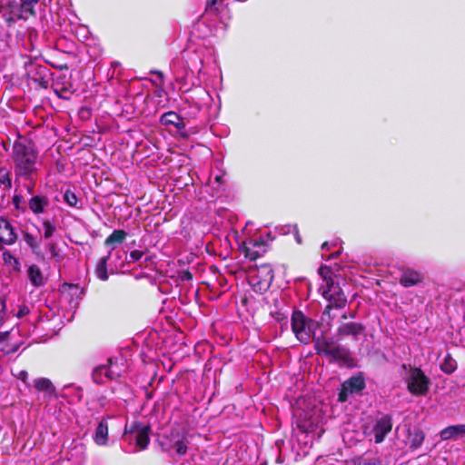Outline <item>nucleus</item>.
Returning <instances> with one entry per match:
<instances>
[{"mask_svg":"<svg viewBox=\"0 0 465 465\" xmlns=\"http://www.w3.org/2000/svg\"><path fill=\"white\" fill-rule=\"evenodd\" d=\"M15 175L31 183L28 192L33 193L38 171L42 165L38 151L30 141H15L12 147Z\"/></svg>","mask_w":465,"mask_h":465,"instance_id":"nucleus-1","label":"nucleus"},{"mask_svg":"<svg viewBox=\"0 0 465 465\" xmlns=\"http://www.w3.org/2000/svg\"><path fill=\"white\" fill-rule=\"evenodd\" d=\"M292 331L295 338L302 344H309L316 330L320 327L319 322L306 316L302 311H293L291 317Z\"/></svg>","mask_w":465,"mask_h":465,"instance_id":"nucleus-2","label":"nucleus"},{"mask_svg":"<svg viewBox=\"0 0 465 465\" xmlns=\"http://www.w3.org/2000/svg\"><path fill=\"white\" fill-rule=\"evenodd\" d=\"M150 425L140 421H133L130 425L126 424L123 440L131 445L134 444V449L129 451L145 450L150 442Z\"/></svg>","mask_w":465,"mask_h":465,"instance_id":"nucleus-3","label":"nucleus"},{"mask_svg":"<svg viewBox=\"0 0 465 465\" xmlns=\"http://www.w3.org/2000/svg\"><path fill=\"white\" fill-rule=\"evenodd\" d=\"M159 443L163 451L168 453L174 451L177 455L183 456L187 452L189 440L185 431L172 429L161 436Z\"/></svg>","mask_w":465,"mask_h":465,"instance_id":"nucleus-4","label":"nucleus"},{"mask_svg":"<svg viewBox=\"0 0 465 465\" xmlns=\"http://www.w3.org/2000/svg\"><path fill=\"white\" fill-rule=\"evenodd\" d=\"M183 58L185 61L186 67L183 71L174 70V77L177 83L183 85L186 83V78L189 72H197L198 74L202 72L203 67V50H184Z\"/></svg>","mask_w":465,"mask_h":465,"instance_id":"nucleus-5","label":"nucleus"},{"mask_svg":"<svg viewBox=\"0 0 465 465\" xmlns=\"http://www.w3.org/2000/svg\"><path fill=\"white\" fill-rule=\"evenodd\" d=\"M323 297L329 302L323 314H329L332 308L341 309L347 303V298L342 289L339 283H335L331 279L327 281V288L323 292Z\"/></svg>","mask_w":465,"mask_h":465,"instance_id":"nucleus-6","label":"nucleus"},{"mask_svg":"<svg viewBox=\"0 0 465 465\" xmlns=\"http://www.w3.org/2000/svg\"><path fill=\"white\" fill-rule=\"evenodd\" d=\"M25 74L31 81L42 88H47L51 72L44 64H38L36 60L29 59L25 63Z\"/></svg>","mask_w":465,"mask_h":465,"instance_id":"nucleus-7","label":"nucleus"},{"mask_svg":"<svg viewBox=\"0 0 465 465\" xmlns=\"http://www.w3.org/2000/svg\"><path fill=\"white\" fill-rule=\"evenodd\" d=\"M408 391L415 396L425 395L430 387V379L419 368H411L407 378Z\"/></svg>","mask_w":465,"mask_h":465,"instance_id":"nucleus-8","label":"nucleus"},{"mask_svg":"<svg viewBox=\"0 0 465 465\" xmlns=\"http://www.w3.org/2000/svg\"><path fill=\"white\" fill-rule=\"evenodd\" d=\"M208 100L209 94L206 90L203 88L195 89L191 95L185 98L184 104L186 107L183 110H186V114L189 117L195 118Z\"/></svg>","mask_w":465,"mask_h":465,"instance_id":"nucleus-9","label":"nucleus"},{"mask_svg":"<svg viewBox=\"0 0 465 465\" xmlns=\"http://www.w3.org/2000/svg\"><path fill=\"white\" fill-rule=\"evenodd\" d=\"M3 18L8 26H12L18 20H26L29 15L16 1H9L2 6Z\"/></svg>","mask_w":465,"mask_h":465,"instance_id":"nucleus-10","label":"nucleus"},{"mask_svg":"<svg viewBox=\"0 0 465 465\" xmlns=\"http://www.w3.org/2000/svg\"><path fill=\"white\" fill-rule=\"evenodd\" d=\"M92 377L95 383L103 384L107 381L118 379L120 371H114V361L109 359L107 365H99L94 369Z\"/></svg>","mask_w":465,"mask_h":465,"instance_id":"nucleus-11","label":"nucleus"},{"mask_svg":"<svg viewBox=\"0 0 465 465\" xmlns=\"http://www.w3.org/2000/svg\"><path fill=\"white\" fill-rule=\"evenodd\" d=\"M59 292L63 299L68 302L72 307H76L79 304V301L83 298L84 289L79 284L74 283H63Z\"/></svg>","mask_w":465,"mask_h":465,"instance_id":"nucleus-12","label":"nucleus"},{"mask_svg":"<svg viewBox=\"0 0 465 465\" xmlns=\"http://www.w3.org/2000/svg\"><path fill=\"white\" fill-rule=\"evenodd\" d=\"M392 429V418L389 414H384L375 420L371 429V433L374 436V441L381 443L384 440L386 435Z\"/></svg>","mask_w":465,"mask_h":465,"instance_id":"nucleus-13","label":"nucleus"},{"mask_svg":"<svg viewBox=\"0 0 465 465\" xmlns=\"http://www.w3.org/2000/svg\"><path fill=\"white\" fill-rule=\"evenodd\" d=\"M364 388V379L361 376H353L342 384V389L339 393V401L343 402L347 401L349 394L359 393Z\"/></svg>","mask_w":465,"mask_h":465,"instance_id":"nucleus-14","label":"nucleus"},{"mask_svg":"<svg viewBox=\"0 0 465 465\" xmlns=\"http://www.w3.org/2000/svg\"><path fill=\"white\" fill-rule=\"evenodd\" d=\"M70 465H83L85 461V447L83 443L73 441L64 453Z\"/></svg>","mask_w":465,"mask_h":465,"instance_id":"nucleus-15","label":"nucleus"},{"mask_svg":"<svg viewBox=\"0 0 465 465\" xmlns=\"http://www.w3.org/2000/svg\"><path fill=\"white\" fill-rule=\"evenodd\" d=\"M16 240V234L9 222L0 217V243L6 245L13 244Z\"/></svg>","mask_w":465,"mask_h":465,"instance_id":"nucleus-16","label":"nucleus"},{"mask_svg":"<svg viewBox=\"0 0 465 465\" xmlns=\"http://www.w3.org/2000/svg\"><path fill=\"white\" fill-rule=\"evenodd\" d=\"M364 330L361 323L359 322H346L341 324L337 329V335L339 339L345 336H352L357 338Z\"/></svg>","mask_w":465,"mask_h":465,"instance_id":"nucleus-17","label":"nucleus"},{"mask_svg":"<svg viewBox=\"0 0 465 465\" xmlns=\"http://www.w3.org/2000/svg\"><path fill=\"white\" fill-rule=\"evenodd\" d=\"M160 123L163 125L174 126L178 131H182L185 129V124L182 117L176 114L175 112L169 111L163 114L160 118Z\"/></svg>","mask_w":465,"mask_h":465,"instance_id":"nucleus-18","label":"nucleus"},{"mask_svg":"<svg viewBox=\"0 0 465 465\" xmlns=\"http://www.w3.org/2000/svg\"><path fill=\"white\" fill-rule=\"evenodd\" d=\"M422 279L423 278L419 272L411 270V269H406L402 272V273L400 277L399 282L403 287L408 288V287L417 285L418 283H420L422 281Z\"/></svg>","mask_w":465,"mask_h":465,"instance_id":"nucleus-19","label":"nucleus"},{"mask_svg":"<svg viewBox=\"0 0 465 465\" xmlns=\"http://www.w3.org/2000/svg\"><path fill=\"white\" fill-rule=\"evenodd\" d=\"M331 361H339L348 363L351 361V353L348 349L343 346L332 347L327 357Z\"/></svg>","mask_w":465,"mask_h":465,"instance_id":"nucleus-20","label":"nucleus"},{"mask_svg":"<svg viewBox=\"0 0 465 465\" xmlns=\"http://www.w3.org/2000/svg\"><path fill=\"white\" fill-rule=\"evenodd\" d=\"M27 276L31 283L35 287L44 286L46 282V278L44 276L39 266L35 264L29 266Z\"/></svg>","mask_w":465,"mask_h":465,"instance_id":"nucleus-21","label":"nucleus"},{"mask_svg":"<svg viewBox=\"0 0 465 465\" xmlns=\"http://www.w3.org/2000/svg\"><path fill=\"white\" fill-rule=\"evenodd\" d=\"M442 440L458 438L459 436L465 435V424L450 425L443 429L440 433Z\"/></svg>","mask_w":465,"mask_h":465,"instance_id":"nucleus-22","label":"nucleus"},{"mask_svg":"<svg viewBox=\"0 0 465 465\" xmlns=\"http://www.w3.org/2000/svg\"><path fill=\"white\" fill-rule=\"evenodd\" d=\"M49 205V200L46 196H33L28 203L29 209L35 214L43 213Z\"/></svg>","mask_w":465,"mask_h":465,"instance_id":"nucleus-23","label":"nucleus"},{"mask_svg":"<svg viewBox=\"0 0 465 465\" xmlns=\"http://www.w3.org/2000/svg\"><path fill=\"white\" fill-rule=\"evenodd\" d=\"M127 233L124 230H114L104 241V244L110 248L111 252L117 244L124 242Z\"/></svg>","mask_w":465,"mask_h":465,"instance_id":"nucleus-24","label":"nucleus"},{"mask_svg":"<svg viewBox=\"0 0 465 465\" xmlns=\"http://www.w3.org/2000/svg\"><path fill=\"white\" fill-rule=\"evenodd\" d=\"M409 433V445L410 449L417 450L419 449L424 441L425 435L424 432L420 429H414L412 431L409 427L407 429Z\"/></svg>","mask_w":465,"mask_h":465,"instance_id":"nucleus-25","label":"nucleus"},{"mask_svg":"<svg viewBox=\"0 0 465 465\" xmlns=\"http://www.w3.org/2000/svg\"><path fill=\"white\" fill-rule=\"evenodd\" d=\"M312 341L314 342V350L316 353L327 358L329 351L332 347H330L329 343H327L325 335L323 333L320 336L315 335L312 337Z\"/></svg>","mask_w":465,"mask_h":465,"instance_id":"nucleus-26","label":"nucleus"},{"mask_svg":"<svg viewBox=\"0 0 465 465\" xmlns=\"http://www.w3.org/2000/svg\"><path fill=\"white\" fill-rule=\"evenodd\" d=\"M111 256V251H109L108 254L100 258L95 266V275L101 281H107L109 278L107 272V262Z\"/></svg>","mask_w":465,"mask_h":465,"instance_id":"nucleus-27","label":"nucleus"},{"mask_svg":"<svg viewBox=\"0 0 465 465\" xmlns=\"http://www.w3.org/2000/svg\"><path fill=\"white\" fill-rule=\"evenodd\" d=\"M108 438V424L106 420L103 419L96 430H95V435H94V440L99 445H104L107 441Z\"/></svg>","mask_w":465,"mask_h":465,"instance_id":"nucleus-28","label":"nucleus"},{"mask_svg":"<svg viewBox=\"0 0 465 465\" xmlns=\"http://www.w3.org/2000/svg\"><path fill=\"white\" fill-rule=\"evenodd\" d=\"M457 361L451 357L450 353H448L442 363L440 364V370L447 374H451L457 369Z\"/></svg>","mask_w":465,"mask_h":465,"instance_id":"nucleus-29","label":"nucleus"},{"mask_svg":"<svg viewBox=\"0 0 465 465\" xmlns=\"http://www.w3.org/2000/svg\"><path fill=\"white\" fill-rule=\"evenodd\" d=\"M35 388L39 391H46L49 393H53L54 391V388L51 381L47 378L36 379L35 381Z\"/></svg>","mask_w":465,"mask_h":465,"instance_id":"nucleus-30","label":"nucleus"},{"mask_svg":"<svg viewBox=\"0 0 465 465\" xmlns=\"http://www.w3.org/2000/svg\"><path fill=\"white\" fill-rule=\"evenodd\" d=\"M39 2L40 0H19V5L29 16H35L36 15L35 6Z\"/></svg>","mask_w":465,"mask_h":465,"instance_id":"nucleus-31","label":"nucleus"},{"mask_svg":"<svg viewBox=\"0 0 465 465\" xmlns=\"http://www.w3.org/2000/svg\"><path fill=\"white\" fill-rule=\"evenodd\" d=\"M64 201L71 207L81 208V201L74 192L66 190L64 193Z\"/></svg>","mask_w":465,"mask_h":465,"instance_id":"nucleus-32","label":"nucleus"},{"mask_svg":"<svg viewBox=\"0 0 465 465\" xmlns=\"http://www.w3.org/2000/svg\"><path fill=\"white\" fill-rule=\"evenodd\" d=\"M3 185L4 190H9L12 187L10 173L5 167L0 168V186Z\"/></svg>","mask_w":465,"mask_h":465,"instance_id":"nucleus-33","label":"nucleus"},{"mask_svg":"<svg viewBox=\"0 0 465 465\" xmlns=\"http://www.w3.org/2000/svg\"><path fill=\"white\" fill-rule=\"evenodd\" d=\"M43 228H44V237L45 239H49L51 238L55 230H56V227H55V224L53 221H50V220H44L43 221Z\"/></svg>","mask_w":465,"mask_h":465,"instance_id":"nucleus-34","label":"nucleus"},{"mask_svg":"<svg viewBox=\"0 0 465 465\" xmlns=\"http://www.w3.org/2000/svg\"><path fill=\"white\" fill-rule=\"evenodd\" d=\"M25 243L34 251L35 252L36 249L40 247L41 240L37 237L30 234V233H25L24 236Z\"/></svg>","mask_w":465,"mask_h":465,"instance_id":"nucleus-35","label":"nucleus"},{"mask_svg":"<svg viewBox=\"0 0 465 465\" xmlns=\"http://www.w3.org/2000/svg\"><path fill=\"white\" fill-rule=\"evenodd\" d=\"M46 248L49 251L52 258L55 259L58 262L61 260L59 250L55 243H54V242L47 243Z\"/></svg>","mask_w":465,"mask_h":465,"instance_id":"nucleus-36","label":"nucleus"},{"mask_svg":"<svg viewBox=\"0 0 465 465\" xmlns=\"http://www.w3.org/2000/svg\"><path fill=\"white\" fill-rule=\"evenodd\" d=\"M144 252L143 251L134 250L132 251L129 254L128 262H136L142 260Z\"/></svg>","mask_w":465,"mask_h":465,"instance_id":"nucleus-37","label":"nucleus"},{"mask_svg":"<svg viewBox=\"0 0 465 465\" xmlns=\"http://www.w3.org/2000/svg\"><path fill=\"white\" fill-rule=\"evenodd\" d=\"M222 0H207L206 2V11L209 13L215 14L218 11L217 4Z\"/></svg>","mask_w":465,"mask_h":465,"instance_id":"nucleus-38","label":"nucleus"},{"mask_svg":"<svg viewBox=\"0 0 465 465\" xmlns=\"http://www.w3.org/2000/svg\"><path fill=\"white\" fill-rule=\"evenodd\" d=\"M154 256H146L139 264L141 268L153 269Z\"/></svg>","mask_w":465,"mask_h":465,"instance_id":"nucleus-39","label":"nucleus"},{"mask_svg":"<svg viewBox=\"0 0 465 465\" xmlns=\"http://www.w3.org/2000/svg\"><path fill=\"white\" fill-rule=\"evenodd\" d=\"M6 317V305L4 298L0 297V326Z\"/></svg>","mask_w":465,"mask_h":465,"instance_id":"nucleus-40","label":"nucleus"},{"mask_svg":"<svg viewBox=\"0 0 465 465\" xmlns=\"http://www.w3.org/2000/svg\"><path fill=\"white\" fill-rule=\"evenodd\" d=\"M30 313V309L26 304H21L19 305L18 311L16 312L17 318H22L25 315H28Z\"/></svg>","mask_w":465,"mask_h":465,"instance_id":"nucleus-41","label":"nucleus"},{"mask_svg":"<svg viewBox=\"0 0 465 465\" xmlns=\"http://www.w3.org/2000/svg\"><path fill=\"white\" fill-rule=\"evenodd\" d=\"M260 270L265 273V276L268 281H272L273 278V271L270 265H262Z\"/></svg>","mask_w":465,"mask_h":465,"instance_id":"nucleus-42","label":"nucleus"},{"mask_svg":"<svg viewBox=\"0 0 465 465\" xmlns=\"http://www.w3.org/2000/svg\"><path fill=\"white\" fill-rule=\"evenodd\" d=\"M272 316L279 322H284V323H287V316L281 312H271Z\"/></svg>","mask_w":465,"mask_h":465,"instance_id":"nucleus-43","label":"nucleus"},{"mask_svg":"<svg viewBox=\"0 0 465 465\" xmlns=\"http://www.w3.org/2000/svg\"><path fill=\"white\" fill-rule=\"evenodd\" d=\"M180 278L182 281H191L193 279V274L188 270L183 271L180 273Z\"/></svg>","mask_w":465,"mask_h":465,"instance_id":"nucleus-44","label":"nucleus"},{"mask_svg":"<svg viewBox=\"0 0 465 465\" xmlns=\"http://www.w3.org/2000/svg\"><path fill=\"white\" fill-rule=\"evenodd\" d=\"M9 335H10V331H9L0 332V343H2L5 341H6L8 339Z\"/></svg>","mask_w":465,"mask_h":465,"instance_id":"nucleus-45","label":"nucleus"},{"mask_svg":"<svg viewBox=\"0 0 465 465\" xmlns=\"http://www.w3.org/2000/svg\"><path fill=\"white\" fill-rule=\"evenodd\" d=\"M18 378H19L20 380H22L24 382H26V380H27V378H28V373H27V371H20Z\"/></svg>","mask_w":465,"mask_h":465,"instance_id":"nucleus-46","label":"nucleus"},{"mask_svg":"<svg viewBox=\"0 0 465 465\" xmlns=\"http://www.w3.org/2000/svg\"><path fill=\"white\" fill-rule=\"evenodd\" d=\"M246 256L249 257L251 260H255L258 257V254L248 250L246 252Z\"/></svg>","mask_w":465,"mask_h":465,"instance_id":"nucleus-47","label":"nucleus"},{"mask_svg":"<svg viewBox=\"0 0 465 465\" xmlns=\"http://www.w3.org/2000/svg\"><path fill=\"white\" fill-rule=\"evenodd\" d=\"M151 73L156 74L159 77V79L161 80V82H163V74L161 71H151Z\"/></svg>","mask_w":465,"mask_h":465,"instance_id":"nucleus-48","label":"nucleus"},{"mask_svg":"<svg viewBox=\"0 0 465 465\" xmlns=\"http://www.w3.org/2000/svg\"><path fill=\"white\" fill-rule=\"evenodd\" d=\"M28 34H29V39L32 42L33 37H35L36 35V32L34 29H31V30H29Z\"/></svg>","mask_w":465,"mask_h":465,"instance_id":"nucleus-49","label":"nucleus"},{"mask_svg":"<svg viewBox=\"0 0 465 465\" xmlns=\"http://www.w3.org/2000/svg\"><path fill=\"white\" fill-rule=\"evenodd\" d=\"M330 248H331V244L328 242H323L322 245V250L328 251V250H330Z\"/></svg>","mask_w":465,"mask_h":465,"instance_id":"nucleus-50","label":"nucleus"},{"mask_svg":"<svg viewBox=\"0 0 465 465\" xmlns=\"http://www.w3.org/2000/svg\"><path fill=\"white\" fill-rule=\"evenodd\" d=\"M114 371H120V375L122 374V371L118 367L116 363L114 362Z\"/></svg>","mask_w":465,"mask_h":465,"instance_id":"nucleus-51","label":"nucleus"},{"mask_svg":"<svg viewBox=\"0 0 465 465\" xmlns=\"http://www.w3.org/2000/svg\"><path fill=\"white\" fill-rule=\"evenodd\" d=\"M19 348V345L14 346L12 349L8 350V352H15Z\"/></svg>","mask_w":465,"mask_h":465,"instance_id":"nucleus-52","label":"nucleus"},{"mask_svg":"<svg viewBox=\"0 0 465 465\" xmlns=\"http://www.w3.org/2000/svg\"><path fill=\"white\" fill-rule=\"evenodd\" d=\"M340 252H333L331 254L330 258L331 259H335L339 256Z\"/></svg>","mask_w":465,"mask_h":465,"instance_id":"nucleus-53","label":"nucleus"},{"mask_svg":"<svg viewBox=\"0 0 465 465\" xmlns=\"http://www.w3.org/2000/svg\"><path fill=\"white\" fill-rule=\"evenodd\" d=\"M295 239H296V241L298 242V243H301V242H302L301 237H300V235H299V233H298V232L295 234Z\"/></svg>","mask_w":465,"mask_h":465,"instance_id":"nucleus-54","label":"nucleus"},{"mask_svg":"<svg viewBox=\"0 0 465 465\" xmlns=\"http://www.w3.org/2000/svg\"><path fill=\"white\" fill-rule=\"evenodd\" d=\"M326 341H327V343H329V346H330V347H332L331 345H332L333 341H332V340H331V339H328V338H326Z\"/></svg>","mask_w":465,"mask_h":465,"instance_id":"nucleus-55","label":"nucleus"},{"mask_svg":"<svg viewBox=\"0 0 465 465\" xmlns=\"http://www.w3.org/2000/svg\"><path fill=\"white\" fill-rule=\"evenodd\" d=\"M115 254L117 255V257H118L119 259L121 258L120 252H117Z\"/></svg>","mask_w":465,"mask_h":465,"instance_id":"nucleus-56","label":"nucleus"},{"mask_svg":"<svg viewBox=\"0 0 465 465\" xmlns=\"http://www.w3.org/2000/svg\"><path fill=\"white\" fill-rule=\"evenodd\" d=\"M8 256H9V258H7V261H10V258H13V257L10 254Z\"/></svg>","mask_w":465,"mask_h":465,"instance_id":"nucleus-57","label":"nucleus"},{"mask_svg":"<svg viewBox=\"0 0 465 465\" xmlns=\"http://www.w3.org/2000/svg\"><path fill=\"white\" fill-rule=\"evenodd\" d=\"M8 256H9V258H7V261H10V258H13V257L10 254Z\"/></svg>","mask_w":465,"mask_h":465,"instance_id":"nucleus-58","label":"nucleus"},{"mask_svg":"<svg viewBox=\"0 0 465 465\" xmlns=\"http://www.w3.org/2000/svg\"><path fill=\"white\" fill-rule=\"evenodd\" d=\"M342 318H343V319H346V318H347V315H346V314H343V315H342Z\"/></svg>","mask_w":465,"mask_h":465,"instance_id":"nucleus-59","label":"nucleus"},{"mask_svg":"<svg viewBox=\"0 0 465 465\" xmlns=\"http://www.w3.org/2000/svg\"><path fill=\"white\" fill-rule=\"evenodd\" d=\"M31 45H33L31 44ZM32 49H34V46H31V48H28V50H32Z\"/></svg>","mask_w":465,"mask_h":465,"instance_id":"nucleus-60","label":"nucleus"}]
</instances>
